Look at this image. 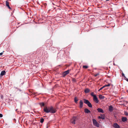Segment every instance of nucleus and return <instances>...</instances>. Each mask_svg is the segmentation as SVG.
<instances>
[{
    "label": "nucleus",
    "mask_w": 128,
    "mask_h": 128,
    "mask_svg": "<svg viewBox=\"0 0 128 128\" xmlns=\"http://www.w3.org/2000/svg\"><path fill=\"white\" fill-rule=\"evenodd\" d=\"M44 110L46 113L50 112L52 114L56 112V109L52 106H50L48 108L46 106L44 108Z\"/></svg>",
    "instance_id": "obj_1"
},
{
    "label": "nucleus",
    "mask_w": 128,
    "mask_h": 128,
    "mask_svg": "<svg viewBox=\"0 0 128 128\" xmlns=\"http://www.w3.org/2000/svg\"><path fill=\"white\" fill-rule=\"evenodd\" d=\"M93 97V100L96 103H98L99 102L97 98L95 95L94 94L93 92H92L90 94Z\"/></svg>",
    "instance_id": "obj_2"
},
{
    "label": "nucleus",
    "mask_w": 128,
    "mask_h": 128,
    "mask_svg": "<svg viewBox=\"0 0 128 128\" xmlns=\"http://www.w3.org/2000/svg\"><path fill=\"white\" fill-rule=\"evenodd\" d=\"M84 102L87 104L89 107L90 108H92V104L88 100L86 99H84Z\"/></svg>",
    "instance_id": "obj_3"
},
{
    "label": "nucleus",
    "mask_w": 128,
    "mask_h": 128,
    "mask_svg": "<svg viewBox=\"0 0 128 128\" xmlns=\"http://www.w3.org/2000/svg\"><path fill=\"white\" fill-rule=\"evenodd\" d=\"M92 122L93 124L95 126L98 127H99V124L97 122L96 120L94 119H93L92 120Z\"/></svg>",
    "instance_id": "obj_4"
},
{
    "label": "nucleus",
    "mask_w": 128,
    "mask_h": 128,
    "mask_svg": "<svg viewBox=\"0 0 128 128\" xmlns=\"http://www.w3.org/2000/svg\"><path fill=\"white\" fill-rule=\"evenodd\" d=\"M71 70L70 69L64 72L63 73L62 75L63 77L65 76L66 75L69 73L70 72Z\"/></svg>",
    "instance_id": "obj_5"
},
{
    "label": "nucleus",
    "mask_w": 128,
    "mask_h": 128,
    "mask_svg": "<svg viewBox=\"0 0 128 128\" xmlns=\"http://www.w3.org/2000/svg\"><path fill=\"white\" fill-rule=\"evenodd\" d=\"M77 118L76 117L74 116L73 117L72 119L71 120V122L73 124H75V121L76 119Z\"/></svg>",
    "instance_id": "obj_6"
},
{
    "label": "nucleus",
    "mask_w": 128,
    "mask_h": 128,
    "mask_svg": "<svg viewBox=\"0 0 128 128\" xmlns=\"http://www.w3.org/2000/svg\"><path fill=\"white\" fill-rule=\"evenodd\" d=\"M113 126L115 128H120V127L119 125L116 123H115L114 124H113Z\"/></svg>",
    "instance_id": "obj_7"
},
{
    "label": "nucleus",
    "mask_w": 128,
    "mask_h": 128,
    "mask_svg": "<svg viewBox=\"0 0 128 128\" xmlns=\"http://www.w3.org/2000/svg\"><path fill=\"white\" fill-rule=\"evenodd\" d=\"M80 107V108H82L83 107V102L82 100H81L79 103Z\"/></svg>",
    "instance_id": "obj_8"
},
{
    "label": "nucleus",
    "mask_w": 128,
    "mask_h": 128,
    "mask_svg": "<svg viewBox=\"0 0 128 128\" xmlns=\"http://www.w3.org/2000/svg\"><path fill=\"white\" fill-rule=\"evenodd\" d=\"M97 110L98 112H101V113H104V112L103 110L101 108H98L97 109Z\"/></svg>",
    "instance_id": "obj_9"
},
{
    "label": "nucleus",
    "mask_w": 128,
    "mask_h": 128,
    "mask_svg": "<svg viewBox=\"0 0 128 128\" xmlns=\"http://www.w3.org/2000/svg\"><path fill=\"white\" fill-rule=\"evenodd\" d=\"M6 6H7L9 9H11V8L10 7L8 2V1H6Z\"/></svg>",
    "instance_id": "obj_10"
},
{
    "label": "nucleus",
    "mask_w": 128,
    "mask_h": 128,
    "mask_svg": "<svg viewBox=\"0 0 128 128\" xmlns=\"http://www.w3.org/2000/svg\"><path fill=\"white\" fill-rule=\"evenodd\" d=\"M84 112L86 113H90V110L88 108H85L84 110Z\"/></svg>",
    "instance_id": "obj_11"
},
{
    "label": "nucleus",
    "mask_w": 128,
    "mask_h": 128,
    "mask_svg": "<svg viewBox=\"0 0 128 128\" xmlns=\"http://www.w3.org/2000/svg\"><path fill=\"white\" fill-rule=\"evenodd\" d=\"M109 110L110 112H112L113 110V108L112 106H109Z\"/></svg>",
    "instance_id": "obj_12"
},
{
    "label": "nucleus",
    "mask_w": 128,
    "mask_h": 128,
    "mask_svg": "<svg viewBox=\"0 0 128 128\" xmlns=\"http://www.w3.org/2000/svg\"><path fill=\"white\" fill-rule=\"evenodd\" d=\"M6 72L4 70L2 71L0 73V75L2 76H3L5 74Z\"/></svg>",
    "instance_id": "obj_13"
},
{
    "label": "nucleus",
    "mask_w": 128,
    "mask_h": 128,
    "mask_svg": "<svg viewBox=\"0 0 128 128\" xmlns=\"http://www.w3.org/2000/svg\"><path fill=\"white\" fill-rule=\"evenodd\" d=\"M84 92L85 93H88L90 91V90L88 88H86L84 90Z\"/></svg>",
    "instance_id": "obj_14"
},
{
    "label": "nucleus",
    "mask_w": 128,
    "mask_h": 128,
    "mask_svg": "<svg viewBox=\"0 0 128 128\" xmlns=\"http://www.w3.org/2000/svg\"><path fill=\"white\" fill-rule=\"evenodd\" d=\"M127 119L125 117H122V121L124 122L127 120Z\"/></svg>",
    "instance_id": "obj_15"
},
{
    "label": "nucleus",
    "mask_w": 128,
    "mask_h": 128,
    "mask_svg": "<svg viewBox=\"0 0 128 128\" xmlns=\"http://www.w3.org/2000/svg\"><path fill=\"white\" fill-rule=\"evenodd\" d=\"M99 98L100 99H104V96H102V95L100 94L99 95Z\"/></svg>",
    "instance_id": "obj_16"
},
{
    "label": "nucleus",
    "mask_w": 128,
    "mask_h": 128,
    "mask_svg": "<svg viewBox=\"0 0 128 128\" xmlns=\"http://www.w3.org/2000/svg\"><path fill=\"white\" fill-rule=\"evenodd\" d=\"M101 116V119L102 120H104L105 118V115L104 114H102L100 115Z\"/></svg>",
    "instance_id": "obj_17"
},
{
    "label": "nucleus",
    "mask_w": 128,
    "mask_h": 128,
    "mask_svg": "<svg viewBox=\"0 0 128 128\" xmlns=\"http://www.w3.org/2000/svg\"><path fill=\"white\" fill-rule=\"evenodd\" d=\"M39 104L41 107L44 106V102H41L39 103Z\"/></svg>",
    "instance_id": "obj_18"
},
{
    "label": "nucleus",
    "mask_w": 128,
    "mask_h": 128,
    "mask_svg": "<svg viewBox=\"0 0 128 128\" xmlns=\"http://www.w3.org/2000/svg\"><path fill=\"white\" fill-rule=\"evenodd\" d=\"M74 101L76 103H77V102L78 101V100L77 98L76 97H75L74 98Z\"/></svg>",
    "instance_id": "obj_19"
},
{
    "label": "nucleus",
    "mask_w": 128,
    "mask_h": 128,
    "mask_svg": "<svg viewBox=\"0 0 128 128\" xmlns=\"http://www.w3.org/2000/svg\"><path fill=\"white\" fill-rule=\"evenodd\" d=\"M72 80L73 82H76V79L74 78H72Z\"/></svg>",
    "instance_id": "obj_20"
},
{
    "label": "nucleus",
    "mask_w": 128,
    "mask_h": 128,
    "mask_svg": "<svg viewBox=\"0 0 128 128\" xmlns=\"http://www.w3.org/2000/svg\"><path fill=\"white\" fill-rule=\"evenodd\" d=\"M88 67V66H82L83 68H84L86 69Z\"/></svg>",
    "instance_id": "obj_21"
},
{
    "label": "nucleus",
    "mask_w": 128,
    "mask_h": 128,
    "mask_svg": "<svg viewBox=\"0 0 128 128\" xmlns=\"http://www.w3.org/2000/svg\"><path fill=\"white\" fill-rule=\"evenodd\" d=\"M44 121V119L43 118H42L40 120V122L41 123H42Z\"/></svg>",
    "instance_id": "obj_22"
},
{
    "label": "nucleus",
    "mask_w": 128,
    "mask_h": 128,
    "mask_svg": "<svg viewBox=\"0 0 128 128\" xmlns=\"http://www.w3.org/2000/svg\"><path fill=\"white\" fill-rule=\"evenodd\" d=\"M110 86V84H108L107 85H105L104 86V87H106V86Z\"/></svg>",
    "instance_id": "obj_23"
},
{
    "label": "nucleus",
    "mask_w": 128,
    "mask_h": 128,
    "mask_svg": "<svg viewBox=\"0 0 128 128\" xmlns=\"http://www.w3.org/2000/svg\"><path fill=\"white\" fill-rule=\"evenodd\" d=\"M104 86L100 88L98 90L99 91H100V90H102L103 88H104Z\"/></svg>",
    "instance_id": "obj_24"
},
{
    "label": "nucleus",
    "mask_w": 128,
    "mask_h": 128,
    "mask_svg": "<svg viewBox=\"0 0 128 128\" xmlns=\"http://www.w3.org/2000/svg\"><path fill=\"white\" fill-rule=\"evenodd\" d=\"M122 76L124 77H125L126 78V77L124 75V73H122Z\"/></svg>",
    "instance_id": "obj_25"
},
{
    "label": "nucleus",
    "mask_w": 128,
    "mask_h": 128,
    "mask_svg": "<svg viewBox=\"0 0 128 128\" xmlns=\"http://www.w3.org/2000/svg\"><path fill=\"white\" fill-rule=\"evenodd\" d=\"M124 114L126 116H128V113L127 112H125Z\"/></svg>",
    "instance_id": "obj_26"
},
{
    "label": "nucleus",
    "mask_w": 128,
    "mask_h": 128,
    "mask_svg": "<svg viewBox=\"0 0 128 128\" xmlns=\"http://www.w3.org/2000/svg\"><path fill=\"white\" fill-rule=\"evenodd\" d=\"M3 116V115L2 114H0V117L1 118Z\"/></svg>",
    "instance_id": "obj_27"
},
{
    "label": "nucleus",
    "mask_w": 128,
    "mask_h": 128,
    "mask_svg": "<svg viewBox=\"0 0 128 128\" xmlns=\"http://www.w3.org/2000/svg\"><path fill=\"white\" fill-rule=\"evenodd\" d=\"M3 54V52H2L1 53H0V56H2Z\"/></svg>",
    "instance_id": "obj_28"
},
{
    "label": "nucleus",
    "mask_w": 128,
    "mask_h": 128,
    "mask_svg": "<svg viewBox=\"0 0 128 128\" xmlns=\"http://www.w3.org/2000/svg\"><path fill=\"white\" fill-rule=\"evenodd\" d=\"M98 118L99 119H101V116H99L98 117Z\"/></svg>",
    "instance_id": "obj_29"
},
{
    "label": "nucleus",
    "mask_w": 128,
    "mask_h": 128,
    "mask_svg": "<svg viewBox=\"0 0 128 128\" xmlns=\"http://www.w3.org/2000/svg\"><path fill=\"white\" fill-rule=\"evenodd\" d=\"M125 80L128 82V79L126 78H125Z\"/></svg>",
    "instance_id": "obj_30"
},
{
    "label": "nucleus",
    "mask_w": 128,
    "mask_h": 128,
    "mask_svg": "<svg viewBox=\"0 0 128 128\" xmlns=\"http://www.w3.org/2000/svg\"><path fill=\"white\" fill-rule=\"evenodd\" d=\"M97 75H95V76H97Z\"/></svg>",
    "instance_id": "obj_31"
}]
</instances>
